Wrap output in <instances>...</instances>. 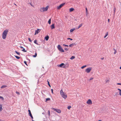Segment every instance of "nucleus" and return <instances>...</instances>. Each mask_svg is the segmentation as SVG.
Returning a JSON list of instances; mask_svg holds the SVG:
<instances>
[{"instance_id":"obj_1","label":"nucleus","mask_w":121,"mask_h":121,"mask_svg":"<svg viewBox=\"0 0 121 121\" xmlns=\"http://www.w3.org/2000/svg\"><path fill=\"white\" fill-rule=\"evenodd\" d=\"M8 32V30L7 29L4 31L2 35V38L3 39H5Z\"/></svg>"},{"instance_id":"obj_2","label":"nucleus","mask_w":121,"mask_h":121,"mask_svg":"<svg viewBox=\"0 0 121 121\" xmlns=\"http://www.w3.org/2000/svg\"><path fill=\"white\" fill-rule=\"evenodd\" d=\"M60 94L65 99H66L67 97V95L66 94L63 92L62 89L60 91Z\"/></svg>"},{"instance_id":"obj_3","label":"nucleus","mask_w":121,"mask_h":121,"mask_svg":"<svg viewBox=\"0 0 121 121\" xmlns=\"http://www.w3.org/2000/svg\"><path fill=\"white\" fill-rule=\"evenodd\" d=\"M48 6H47L45 8H40V10L41 12H44L45 11H46L47 10L48 8L49 7Z\"/></svg>"},{"instance_id":"obj_4","label":"nucleus","mask_w":121,"mask_h":121,"mask_svg":"<svg viewBox=\"0 0 121 121\" xmlns=\"http://www.w3.org/2000/svg\"><path fill=\"white\" fill-rule=\"evenodd\" d=\"M57 48L58 50L60 52H64V51L60 45H59L57 46Z\"/></svg>"},{"instance_id":"obj_5","label":"nucleus","mask_w":121,"mask_h":121,"mask_svg":"<svg viewBox=\"0 0 121 121\" xmlns=\"http://www.w3.org/2000/svg\"><path fill=\"white\" fill-rule=\"evenodd\" d=\"M92 69V68L91 67H89L85 70V72L87 73H89L90 72L91 70Z\"/></svg>"},{"instance_id":"obj_6","label":"nucleus","mask_w":121,"mask_h":121,"mask_svg":"<svg viewBox=\"0 0 121 121\" xmlns=\"http://www.w3.org/2000/svg\"><path fill=\"white\" fill-rule=\"evenodd\" d=\"M52 109H53V110L56 111V112H57L58 113H60L61 112V110L59 109H57L55 108H52Z\"/></svg>"},{"instance_id":"obj_7","label":"nucleus","mask_w":121,"mask_h":121,"mask_svg":"<svg viewBox=\"0 0 121 121\" xmlns=\"http://www.w3.org/2000/svg\"><path fill=\"white\" fill-rule=\"evenodd\" d=\"M65 4V3H63L60 5L59 6H58L57 7V9H60Z\"/></svg>"},{"instance_id":"obj_8","label":"nucleus","mask_w":121,"mask_h":121,"mask_svg":"<svg viewBox=\"0 0 121 121\" xmlns=\"http://www.w3.org/2000/svg\"><path fill=\"white\" fill-rule=\"evenodd\" d=\"M86 103L88 104H91L92 103L91 100L90 99H89L87 101Z\"/></svg>"},{"instance_id":"obj_9","label":"nucleus","mask_w":121,"mask_h":121,"mask_svg":"<svg viewBox=\"0 0 121 121\" xmlns=\"http://www.w3.org/2000/svg\"><path fill=\"white\" fill-rule=\"evenodd\" d=\"M28 111L29 112V114L30 116V117L32 119H33V117L30 111V110H28Z\"/></svg>"},{"instance_id":"obj_10","label":"nucleus","mask_w":121,"mask_h":121,"mask_svg":"<svg viewBox=\"0 0 121 121\" xmlns=\"http://www.w3.org/2000/svg\"><path fill=\"white\" fill-rule=\"evenodd\" d=\"M69 66V65L68 64H64V65L63 66V68H66L68 67Z\"/></svg>"},{"instance_id":"obj_11","label":"nucleus","mask_w":121,"mask_h":121,"mask_svg":"<svg viewBox=\"0 0 121 121\" xmlns=\"http://www.w3.org/2000/svg\"><path fill=\"white\" fill-rule=\"evenodd\" d=\"M40 30L39 29H37L35 31V35L38 34L39 32H40Z\"/></svg>"},{"instance_id":"obj_12","label":"nucleus","mask_w":121,"mask_h":121,"mask_svg":"<svg viewBox=\"0 0 121 121\" xmlns=\"http://www.w3.org/2000/svg\"><path fill=\"white\" fill-rule=\"evenodd\" d=\"M64 65V64L63 63H62L60 65H58V66L60 67H62L63 65Z\"/></svg>"},{"instance_id":"obj_13","label":"nucleus","mask_w":121,"mask_h":121,"mask_svg":"<svg viewBox=\"0 0 121 121\" xmlns=\"http://www.w3.org/2000/svg\"><path fill=\"white\" fill-rule=\"evenodd\" d=\"M74 45H75V43H73L70 44L69 45V46L70 47H72Z\"/></svg>"},{"instance_id":"obj_14","label":"nucleus","mask_w":121,"mask_h":121,"mask_svg":"<svg viewBox=\"0 0 121 121\" xmlns=\"http://www.w3.org/2000/svg\"><path fill=\"white\" fill-rule=\"evenodd\" d=\"M51 29H54L55 28V26H54V24H52L51 26Z\"/></svg>"},{"instance_id":"obj_15","label":"nucleus","mask_w":121,"mask_h":121,"mask_svg":"<svg viewBox=\"0 0 121 121\" xmlns=\"http://www.w3.org/2000/svg\"><path fill=\"white\" fill-rule=\"evenodd\" d=\"M117 90L119 91V95L120 96H121V90L120 89H119V88H118Z\"/></svg>"},{"instance_id":"obj_16","label":"nucleus","mask_w":121,"mask_h":121,"mask_svg":"<svg viewBox=\"0 0 121 121\" xmlns=\"http://www.w3.org/2000/svg\"><path fill=\"white\" fill-rule=\"evenodd\" d=\"M74 10V9L72 8H71L69 9V11L70 12H71L73 11Z\"/></svg>"},{"instance_id":"obj_17","label":"nucleus","mask_w":121,"mask_h":121,"mask_svg":"<svg viewBox=\"0 0 121 121\" xmlns=\"http://www.w3.org/2000/svg\"><path fill=\"white\" fill-rule=\"evenodd\" d=\"M82 23L80 24L79 25L78 27V28H77V29H78L79 28H80L82 26Z\"/></svg>"},{"instance_id":"obj_18","label":"nucleus","mask_w":121,"mask_h":121,"mask_svg":"<svg viewBox=\"0 0 121 121\" xmlns=\"http://www.w3.org/2000/svg\"><path fill=\"white\" fill-rule=\"evenodd\" d=\"M49 38V37L48 36L45 37V39L46 40H48Z\"/></svg>"},{"instance_id":"obj_19","label":"nucleus","mask_w":121,"mask_h":121,"mask_svg":"<svg viewBox=\"0 0 121 121\" xmlns=\"http://www.w3.org/2000/svg\"><path fill=\"white\" fill-rule=\"evenodd\" d=\"M7 87V86L6 85H3L1 87V88H5Z\"/></svg>"},{"instance_id":"obj_20","label":"nucleus","mask_w":121,"mask_h":121,"mask_svg":"<svg viewBox=\"0 0 121 121\" xmlns=\"http://www.w3.org/2000/svg\"><path fill=\"white\" fill-rule=\"evenodd\" d=\"M2 105L0 104V111H1L2 110Z\"/></svg>"},{"instance_id":"obj_21","label":"nucleus","mask_w":121,"mask_h":121,"mask_svg":"<svg viewBox=\"0 0 121 121\" xmlns=\"http://www.w3.org/2000/svg\"><path fill=\"white\" fill-rule=\"evenodd\" d=\"M108 35V33L107 32L106 33L105 36L104 37V38H105Z\"/></svg>"},{"instance_id":"obj_22","label":"nucleus","mask_w":121,"mask_h":121,"mask_svg":"<svg viewBox=\"0 0 121 121\" xmlns=\"http://www.w3.org/2000/svg\"><path fill=\"white\" fill-rule=\"evenodd\" d=\"M37 40H34V42L37 45H38V43H37Z\"/></svg>"},{"instance_id":"obj_23","label":"nucleus","mask_w":121,"mask_h":121,"mask_svg":"<svg viewBox=\"0 0 121 121\" xmlns=\"http://www.w3.org/2000/svg\"><path fill=\"white\" fill-rule=\"evenodd\" d=\"M75 58V57L73 56H71L70 59L71 60H72L74 59Z\"/></svg>"},{"instance_id":"obj_24","label":"nucleus","mask_w":121,"mask_h":121,"mask_svg":"<svg viewBox=\"0 0 121 121\" xmlns=\"http://www.w3.org/2000/svg\"><path fill=\"white\" fill-rule=\"evenodd\" d=\"M116 9V8L115 7H114V14L115 15V10Z\"/></svg>"},{"instance_id":"obj_25","label":"nucleus","mask_w":121,"mask_h":121,"mask_svg":"<svg viewBox=\"0 0 121 121\" xmlns=\"http://www.w3.org/2000/svg\"><path fill=\"white\" fill-rule=\"evenodd\" d=\"M86 15L87 16L88 14L87 10L86 8Z\"/></svg>"},{"instance_id":"obj_26","label":"nucleus","mask_w":121,"mask_h":121,"mask_svg":"<svg viewBox=\"0 0 121 121\" xmlns=\"http://www.w3.org/2000/svg\"><path fill=\"white\" fill-rule=\"evenodd\" d=\"M14 56L17 59H19L20 58V57H19L17 56Z\"/></svg>"},{"instance_id":"obj_27","label":"nucleus","mask_w":121,"mask_h":121,"mask_svg":"<svg viewBox=\"0 0 121 121\" xmlns=\"http://www.w3.org/2000/svg\"><path fill=\"white\" fill-rule=\"evenodd\" d=\"M50 100V98H46V102L47 101H49V100Z\"/></svg>"},{"instance_id":"obj_28","label":"nucleus","mask_w":121,"mask_h":121,"mask_svg":"<svg viewBox=\"0 0 121 121\" xmlns=\"http://www.w3.org/2000/svg\"><path fill=\"white\" fill-rule=\"evenodd\" d=\"M51 19H50L49 20L48 22V23L49 24H51Z\"/></svg>"},{"instance_id":"obj_29","label":"nucleus","mask_w":121,"mask_h":121,"mask_svg":"<svg viewBox=\"0 0 121 121\" xmlns=\"http://www.w3.org/2000/svg\"><path fill=\"white\" fill-rule=\"evenodd\" d=\"M37 56V53L36 52L35 53V55H33V57H36Z\"/></svg>"},{"instance_id":"obj_30","label":"nucleus","mask_w":121,"mask_h":121,"mask_svg":"<svg viewBox=\"0 0 121 121\" xmlns=\"http://www.w3.org/2000/svg\"><path fill=\"white\" fill-rule=\"evenodd\" d=\"M75 29H72L70 30V32H72Z\"/></svg>"},{"instance_id":"obj_31","label":"nucleus","mask_w":121,"mask_h":121,"mask_svg":"<svg viewBox=\"0 0 121 121\" xmlns=\"http://www.w3.org/2000/svg\"><path fill=\"white\" fill-rule=\"evenodd\" d=\"M15 53H16L18 55H20V53L18 52L17 51H15Z\"/></svg>"},{"instance_id":"obj_32","label":"nucleus","mask_w":121,"mask_h":121,"mask_svg":"<svg viewBox=\"0 0 121 121\" xmlns=\"http://www.w3.org/2000/svg\"><path fill=\"white\" fill-rule=\"evenodd\" d=\"M86 65H84V66H82V67H81V68L82 69H83V68H84V67H86Z\"/></svg>"},{"instance_id":"obj_33","label":"nucleus","mask_w":121,"mask_h":121,"mask_svg":"<svg viewBox=\"0 0 121 121\" xmlns=\"http://www.w3.org/2000/svg\"><path fill=\"white\" fill-rule=\"evenodd\" d=\"M22 51H23L24 52H27V51L25 50V49H24V48H23V49L22 50Z\"/></svg>"},{"instance_id":"obj_34","label":"nucleus","mask_w":121,"mask_h":121,"mask_svg":"<svg viewBox=\"0 0 121 121\" xmlns=\"http://www.w3.org/2000/svg\"><path fill=\"white\" fill-rule=\"evenodd\" d=\"M47 82L48 83V85H49V86L50 87H51V85L50 84L49 82L48 81V80H47Z\"/></svg>"},{"instance_id":"obj_35","label":"nucleus","mask_w":121,"mask_h":121,"mask_svg":"<svg viewBox=\"0 0 121 121\" xmlns=\"http://www.w3.org/2000/svg\"><path fill=\"white\" fill-rule=\"evenodd\" d=\"M71 107V106H69L67 108L69 109Z\"/></svg>"},{"instance_id":"obj_36","label":"nucleus","mask_w":121,"mask_h":121,"mask_svg":"<svg viewBox=\"0 0 121 121\" xmlns=\"http://www.w3.org/2000/svg\"><path fill=\"white\" fill-rule=\"evenodd\" d=\"M63 46H65V47H68V45H65V44H63Z\"/></svg>"},{"instance_id":"obj_37","label":"nucleus","mask_w":121,"mask_h":121,"mask_svg":"<svg viewBox=\"0 0 121 121\" xmlns=\"http://www.w3.org/2000/svg\"><path fill=\"white\" fill-rule=\"evenodd\" d=\"M65 49L66 51H67L68 50V49L67 48H65Z\"/></svg>"},{"instance_id":"obj_38","label":"nucleus","mask_w":121,"mask_h":121,"mask_svg":"<svg viewBox=\"0 0 121 121\" xmlns=\"http://www.w3.org/2000/svg\"><path fill=\"white\" fill-rule=\"evenodd\" d=\"M16 93L17 94H18V95H19L20 94L17 91H16Z\"/></svg>"},{"instance_id":"obj_39","label":"nucleus","mask_w":121,"mask_h":121,"mask_svg":"<svg viewBox=\"0 0 121 121\" xmlns=\"http://www.w3.org/2000/svg\"><path fill=\"white\" fill-rule=\"evenodd\" d=\"M28 39L29 40V41H30V42H31L32 41L31 40L30 38H28Z\"/></svg>"},{"instance_id":"obj_40","label":"nucleus","mask_w":121,"mask_h":121,"mask_svg":"<svg viewBox=\"0 0 121 121\" xmlns=\"http://www.w3.org/2000/svg\"><path fill=\"white\" fill-rule=\"evenodd\" d=\"M67 39H70L71 40H73L71 38H68Z\"/></svg>"},{"instance_id":"obj_41","label":"nucleus","mask_w":121,"mask_h":121,"mask_svg":"<svg viewBox=\"0 0 121 121\" xmlns=\"http://www.w3.org/2000/svg\"><path fill=\"white\" fill-rule=\"evenodd\" d=\"M93 79V77H91L90 79V80H91L92 79Z\"/></svg>"},{"instance_id":"obj_42","label":"nucleus","mask_w":121,"mask_h":121,"mask_svg":"<svg viewBox=\"0 0 121 121\" xmlns=\"http://www.w3.org/2000/svg\"><path fill=\"white\" fill-rule=\"evenodd\" d=\"M48 115H49V116L50 114V111L49 110H48Z\"/></svg>"},{"instance_id":"obj_43","label":"nucleus","mask_w":121,"mask_h":121,"mask_svg":"<svg viewBox=\"0 0 121 121\" xmlns=\"http://www.w3.org/2000/svg\"><path fill=\"white\" fill-rule=\"evenodd\" d=\"M24 63L26 64V65H27V63H26V62L25 61H24Z\"/></svg>"},{"instance_id":"obj_44","label":"nucleus","mask_w":121,"mask_h":121,"mask_svg":"<svg viewBox=\"0 0 121 121\" xmlns=\"http://www.w3.org/2000/svg\"><path fill=\"white\" fill-rule=\"evenodd\" d=\"M117 52V51L116 50H115V52H114V54H115Z\"/></svg>"},{"instance_id":"obj_45","label":"nucleus","mask_w":121,"mask_h":121,"mask_svg":"<svg viewBox=\"0 0 121 121\" xmlns=\"http://www.w3.org/2000/svg\"><path fill=\"white\" fill-rule=\"evenodd\" d=\"M115 95H118V92H116V93Z\"/></svg>"},{"instance_id":"obj_46","label":"nucleus","mask_w":121,"mask_h":121,"mask_svg":"<svg viewBox=\"0 0 121 121\" xmlns=\"http://www.w3.org/2000/svg\"><path fill=\"white\" fill-rule=\"evenodd\" d=\"M51 92H52V94H53V90L52 89H51Z\"/></svg>"},{"instance_id":"obj_47","label":"nucleus","mask_w":121,"mask_h":121,"mask_svg":"<svg viewBox=\"0 0 121 121\" xmlns=\"http://www.w3.org/2000/svg\"><path fill=\"white\" fill-rule=\"evenodd\" d=\"M0 98L2 99H4L3 97H2L1 96H0Z\"/></svg>"},{"instance_id":"obj_48","label":"nucleus","mask_w":121,"mask_h":121,"mask_svg":"<svg viewBox=\"0 0 121 121\" xmlns=\"http://www.w3.org/2000/svg\"><path fill=\"white\" fill-rule=\"evenodd\" d=\"M117 85H121V83H118L117 84Z\"/></svg>"},{"instance_id":"obj_49","label":"nucleus","mask_w":121,"mask_h":121,"mask_svg":"<svg viewBox=\"0 0 121 121\" xmlns=\"http://www.w3.org/2000/svg\"><path fill=\"white\" fill-rule=\"evenodd\" d=\"M20 47L21 48H23L22 46H20Z\"/></svg>"},{"instance_id":"obj_50","label":"nucleus","mask_w":121,"mask_h":121,"mask_svg":"<svg viewBox=\"0 0 121 121\" xmlns=\"http://www.w3.org/2000/svg\"><path fill=\"white\" fill-rule=\"evenodd\" d=\"M108 22H109V21H110V20L109 19H108Z\"/></svg>"},{"instance_id":"obj_51","label":"nucleus","mask_w":121,"mask_h":121,"mask_svg":"<svg viewBox=\"0 0 121 121\" xmlns=\"http://www.w3.org/2000/svg\"><path fill=\"white\" fill-rule=\"evenodd\" d=\"M109 81V80H107L106 81V82H107L108 81Z\"/></svg>"},{"instance_id":"obj_52","label":"nucleus","mask_w":121,"mask_h":121,"mask_svg":"<svg viewBox=\"0 0 121 121\" xmlns=\"http://www.w3.org/2000/svg\"><path fill=\"white\" fill-rule=\"evenodd\" d=\"M113 49H114V51H115V50H115V48H113Z\"/></svg>"},{"instance_id":"obj_53","label":"nucleus","mask_w":121,"mask_h":121,"mask_svg":"<svg viewBox=\"0 0 121 121\" xmlns=\"http://www.w3.org/2000/svg\"><path fill=\"white\" fill-rule=\"evenodd\" d=\"M120 69H121V66L120 67Z\"/></svg>"},{"instance_id":"obj_54","label":"nucleus","mask_w":121,"mask_h":121,"mask_svg":"<svg viewBox=\"0 0 121 121\" xmlns=\"http://www.w3.org/2000/svg\"><path fill=\"white\" fill-rule=\"evenodd\" d=\"M98 121H101V120H99Z\"/></svg>"},{"instance_id":"obj_55","label":"nucleus","mask_w":121,"mask_h":121,"mask_svg":"<svg viewBox=\"0 0 121 121\" xmlns=\"http://www.w3.org/2000/svg\"><path fill=\"white\" fill-rule=\"evenodd\" d=\"M103 59H104V58H102L101 59H102V60H103Z\"/></svg>"},{"instance_id":"obj_56","label":"nucleus","mask_w":121,"mask_h":121,"mask_svg":"<svg viewBox=\"0 0 121 121\" xmlns=\"http://www.w3.org/2000/svg\"><path fill=\"white\" fill-rule=\"evenodd\" d=\"M32 121H34V120H33V119L32 120Z\"/></svg>"},{"instance_id":"obj_57","label":"nucleus","mask_w":121,"mask_h":121,"mask_svg":"<svg viewBox=\"0 0 121 121\" xmlns=\"http://www.w3.org/2000/svg\"><path fill=\"white\" fill-rule=\"evenodd\" d=\"M30 4L32 6V5H31V4Z\"/></svg>"},{"instance_id":"obj_58","label":"nucleus","mask_w":121,"mask_h":121,"mask_svg":"<svg viewBox=\"0 0 121 121\" xmlns=\"http://www.w3.org/2000/svg\"><path fill=\"white\" fill-rule=\"evenodd\" d=\"M0 121H1L0 120Z\"/></svg>"}]
</instances>
